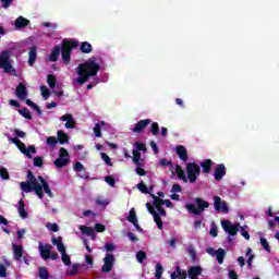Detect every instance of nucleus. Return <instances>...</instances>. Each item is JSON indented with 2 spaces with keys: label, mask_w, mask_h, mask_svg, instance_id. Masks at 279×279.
<instances>
[{
  "label": "nucleus",
  "mask_w": 279,
  "mask_h": 279,
  "mask_svg": "<svg viewBox=\"0 0 279 279\" xmlns=\"http://www.w3.org/2000/svg\"><path fill=\"white\" fill-rule=\"evenodd\" d=\"M22 191L24 193H32V191H35V194L39 199H43L45 197V194L48 195V197L53 198V192H51V187H49V183H47V180H45L43 177H34L32 172H28V181L21 182L20 183Z\"/></svg>",
  "instance_id": "1"
},
{
  "label": "nucleus",
  "mask_w": 279,
  "mask_h": 279,
  "mask_svg": "<svg viewBox=\"0 0 279 279\" xmlns=\"http://www.w3.org/2000/svg\"><path fill=\"white\" fill-rule=\"evenodd\" d=\"M100 65L95 59H88L84 63L78 64L76 68V74L78 77L72 80L73 86L86 84L90 77H95L99 73Z\"/></svg>",
  "instance_id": "2"
},
{
  "label": "nucleus",
  "mask_w": 279,
  "mask_h": 279,
  "mask_svg": "<svg viewBox=\"0 0 279 279\" xmlns=\"http://www.w3.org/2000/svg\"><path fill=\"white\" fill-rule=\"evenodd\" d=\"M154 198V206L150 203L146 204L148 213L153 215L155 223H157V228L162 230V219L160 217H167V211L162 208V206H167V208H173V203L169 199H162L157 196H153Z\"/></svg>",
  "instance_id": "3"
},
{
  "label": "nucleus",
  "mask_w": 279,
  "mask_h": 279,
  "mask_svg": "<svg viewBox=\"0 0 279 279\" xmlns=\"http://www.w3.org/2000/svg\"><path fill=\"white\" fill-rule=\"evenodd\" d=\"M160 167H168L169 171L172 172V175H178L179 180H182V182H187L186 179V173L184 172V170L182 169V167L178 166V165H173L171 163V161L162 158L159 161Z\"/></svg>",
  "instance_id": "4"
},
{
  "label": "nucleus",
  "mask_w": 279,
  "mask_h": 279,
  "mask_svg": "<svg viewBox=\"0 0 279 279\" xmlns=\"http://www.w3.org/2000/svg\"><path fill=\"white\" fill-rule=\"evenodd\" d=\"M196 204V205H195ZM195 204H187L185 206L186 210H189L192 215H202L210 204L202 198H196Z\"/></svg>",
  "instance_id": "5"
},
{
  "label": "nucleus",
  "mask_w": 279,
  "mask_h": 279,
  "mask_svg": "<svg viewBox=\"0 0 279 279\" xmlns=\"http://www.w3.org/2000/svg\"><path fill=\"white\" fill-rule=\"evenodd\" d=\"M0 69H3L4 73H13L16 77V70L12 66V59H10V51H3L0 54Z\"/></svg>",
  "instance_id": "6"
},
{
  "label": "nucleus",
  "mask_w": 279,
  "mask_h": 279,
  "mask_svg": "<svg viewBox=\"0 0 279 279\" xmlns=\"http://www.w3.org/2000/svg\"><path fill=\"white\" fill-rule=\"evenodd\" d=\"M38 245L39 254L44 260H49V258L52 260H58V258H60V255H58L56 252H52L53 246L50 244H43V242H39Z\"/></svg>",
  "instance_id": "7"
},
{
  "label": "nucleus",
  "mask_w": 279,
  "mask_h": 279,
  "mask_svg": "<svg viewBox=\"0 0 279 279\" xmlns=\"http://www.w3.org/2000/svg\"><path fill=\"white\" fill-rule=\"evenodd\" d=\"M10 143H13V145H16V147L20 149L24 156L28 157L32 159V154H36V147L34 145H31L28 147L25 146V143L21 142V140L16 137H11L9 138Z\"/></svg>",
  "instance_id": "8"
},
{
  "label": "nucleus",
  "mask_w": 279,
  "mask_h": 279,
  "mask_svg": "<svg viewBox=\"0 0 279 279\" xmlns=\"http://www.w3.org/2000/svg\"><path fill=\"white\" fill-rule=\"evenodd\" d=\"M186 180L191 182V184L195 183L197 181V177L199 173H202V168H199V165L195 162L186 163Z\"/></svg>",
  "instance_id": "9"
},
{
  "label": "nucleus",
  "mask_w": 279,
  "mask_h": 279,
  "mask_svg": "<svg viewBox=\"0 0 279 279\" xmlns=\"http://www.w3.org/2000/svg\"><path fill=\"white\" fill-rule=\"evenodd\" d=\"M77 47V43L75 41H64L61 50V58L64 64H69L71 62V51Z\"/></svg>",
  "instance_id": "10"
},
{
  "label": "nucleus",
  "mask_w": 279,
  "mask_h": 279,
  "mask_svg": "<svg viewBox=\"0 0 279 279\" xmlns=\"http://www.w3.org/2000/svg\"><path fill=\"white\" fill-rule=\"evenodd\" d=\"M221 227L223 228L225 232L230 234V236H235L236 232L242 229L241 225L236 223L233 225L232 222L228 220H222L221 221ZM244 231L247 230V226H244Z\"/></svg>",
  "instance_id": "11"
},
{
  "label": "nucleus",
  "mask_w": 279,
  "mask_h": 279,
  "mask_svg": "<svg viewBox=\"0 0 279 279\" xmlns=\"http://www.w3.org/2000/svg\"><path fill=\"white\" fill-rule=\"evenodd\" d=\"M69 162V150H66L64 147H61L59 150V158L54 160V166L59 169H62V167H66Z\"/></svg>",
  "instance_id": "12"
},
{
  "label": "nucleus",
  "mask_w": 279,
  "mask_h": 279,
  "mask_svg": "<svg viewBox=\"0 0 279 279\" xmlns=\"http://www.w3.org/2000/svg\"><path fill=\"white\" fill-rule=\"evenodd\" d=\"M214 208L217 213H223L225 215H227V213H230L228 203L226 201H222L219 196H214Z\"/></svg>",
  "instance_id": "13"
},
{
  "label": "nucleus",
  "mask_w": 279,
  "mask_h": 279,
  "mask_svg": "<svg viewBox=\"0 0 279 279\" xmlns=\"http://www.w3.org/2000/svg\"><path fill=\"white\" fill-rule=\"evenodd\" d=\"M102 271L104 274H110L114 267V255L107 254L102 259Z\"/></svg>",
  "instance_id": "14"
},
{
  "label": "nucleus",
  "mask_w": 279,
  "mask_h": 279,
  "mask_svg": "<svg viewBox=\"0 0 279 279\" xmlns=\"http://www.w3.org/2000/svg\"><path fill=\"white\" fill-rule=\"evenodd\" d=\"M60 121H62L64 124V128L66 130H73L75 128V118L71 113H65L60 118Z\"/></svg>",
  "instance_id": "15"
},
{
  "label": "nucleus",
  "mask_w": 279,
  "mask_h": 279,
  "mask_svg": "<svg viewBox=\"0 0 279 279\" xmlns=\"http://www.w3.org/2000/svg\"><path fill=\"white\" fill-rule=\"evenodd\" d=\"M202 271H204L202 266H191L187 269L186 275L189 276L190 279H196L197 276H202Z\"/></svg>",
  "instance_id": "16"
},
{
  "label": "nucleus",
  "mask_w": 279,
  "mask_h": 279,
  "mask_svg": "<svg viewBox=\"0 0 279 279\" xmlns=\"http://www.w3.org/2000/svg\"><path fill=\"white\" fill-rule=\"evenodd\" d=\"M15 95L17 99H22V101L27 99V87L24 84H19L15 89Z\"/></svg>",
  "instance_id": "17"
},
{
  "label": "nucleus",
  "mask_w": 279,
  "mask_h": 279,
  "mask_svg": "<svg viewBox=\"0 0 279 279\" xmlns=\"http://www.w3.org/2000/svg\"><path fill=\"white\" fill-rule=\"evenodd\" d=\"M52 245H56L58 252L61 254L63 252H66V246H64V242H62V236H52L51 239Z\"/></svg>",
  "instance_id": "18"
},
{
  "label": "nucleus",
  "mask_w": 279,
  "mask_h": 279,
  "mask_svg": "<svg viewBox=\"0 0 279 279\" xmlns=\"http://www.w3.org/2000/svg\"><path fill=\"white\" fill-rule=\"evenodd\" d=\"M60 51H62V48L60 46H56L47 57V60H49V62H58V58H60Z\"/></svg>",
  "instance_id": "19"
},
{
  "label": "nucleus",
  "mask_w": 279,
  "mask_h": 279,
  "mask_svg": "<svg viewBox=\"0 0 279 279\" xmlns=\"http://www.w3.org/2000/svg\"><path fill=\"white\" fill-rule=\"evenodd\" d=\"M128 221H130V223H133L136 230H141V226H138V219L136 218V210L134 208L130 210Z\"/></svg>",
  "instance_id": "20"
},
{
  "label": "nucleus",
  "mask_w": 279,
  "mask_h": 279,
  "mask_svg": "<svg viewBox=\"0 0 279 279\" xmlns=\"http://www.w3.org/2000/svg\"><path fill=\"white\" fill-rule=\"evenodd\" d=\"M15 29H23L25 27H27V25H29V20L23 17V16H19L16 20H15Z\"/></svg>",
  "instance_id": "21"
},
{
  "label": "nucleus",
  "mask_w": 279,
  "mask_h": 279,
  "mask_svg": "<svg viewBox=\"0 0 279 279\" xmlns=\"http://www.w3.org/2000/svg\"><path fill=\"white\" fill-rule=\"evenodd\" d=\"M151 123V120L146 119V120H141L135 124V128L133 129V132H143Z\"/></svg>",
  "instance_id": "22"
},
{
  "label": "nucleus",
  "mask_w": 279,
  "mask_h": 279,
  "mask_svg": "<svg viewBox=\"0 0 279 279\" xmlns=\"http://www.w3.org/2000/svg\"><path fill=\"white\" fill-rule=\"evenodd\" d=\"M177 154L180 160H183V162H186V160H189V153L186 151V148L184 146H178Z\"/></svg>",
  "instance_id": "23"
},
{
  "label": "nucleus",
  "mask_w": 279,
  "mask_h": 279,
  "mask_svg": "<svg viewBox=\"0 0 279 279\" xmlns=\"http://www.w3.org/2000/svg\"><path fill=\"white\" fill-rule=\"evenodd\" d=\"M186 270H182L180 267H177V270L170 275L171 279H186Z\"/></svg>",
  "instance_id": "24"
},
{
  "label": "nucleus",
  "mask_w": 279,
  "mask_h": 279,
  "mask_svg": "<svg viewBox=\"0 0 279 279\" xmlns=\"http://www.w3.org/2000/svg\"><path fill=\"white\" fill-rule=\"evenodd\" d=\"M13 255L15 260H21L23 258V246L17 244H12Z\"/></svg>",
  "instance_id": "25"
},
{
  "label": "nucleus",
  "mask_w": 279,
  "mask_h": 279,
  "mask_svg": "<svg viewBox=\"0 0 279 279\" xmlns=\"http://www.w3.org/2000/svg\"><path fill=\"white\" fill-rule=\"evenodd\" d=\"M214 175L216 180H221L226 175V166L223 165L217 166Z\"/></svg>",
  "instance_id": "26"
},
{
  "label": "nucleus",
  "mask_w": 279,
  "mask_h": 279,
  "mask_svg": "<svg viewBox=\"0 0 279 279\" xmlns=\"http://www.w3.org/2000/svg\"><path fill=\"white\" fill-rule=\"evenodd\" d=\"M17 211L22 219H27V210H25V202H23V199H20L19 202Z\"/></svg>",
  "instance_id": "27"
},
{
  "label": "nucleus",
  "mask_w": 279,
  "mask_h": 279,
  "mask_svg": "<svg viewBox=\"0 0 279 279\" xmlns=\"http://www.w3.org/2000/svg\"><path fill=\"white\" fill-rule=\"evenodd\" d=\"M36 57H37L36 46H33L29 50V53H28V64H29V66H34V62H36Z\"/></svg>",
  "instance_id": "28"
},
{
  "label": "nucleus",
  "mask_w": 279,
  "mask_h": 279,
  "mask_svg": "<svg viewBox=\"0 0 279 279\" xmlns=\"http://www.w3.org/2000/svg\"><path fill=\"white\" fill-rule=\"evenodd\" d=\"M106 125V122L101 121L99 123H96L94 126V134L96 138H101V128Z\"/></svg>",
  "instance_id": "29"
},
{
  "label": "nucleus",
  "mask_w": 279,
  "mask_h": 279,
  "mask_svg": "<svg viewBox=\"0 0 279 279\" xmlns=\"http://www.w3.org/2000/svg\"><path fill=\"white\" fill-rule=\"evenodd\" d=\"M12 265L10 262L5 260L4 264H0V278H5L8 276V267Z\"/></svg>",
  "instance_id": "30"
},
{
  "label": "nucleus",
  "mask_w": 279,
  "mask_h": 279,
  "mask_svg": "<svg viewBox=\"0 0 279 279\" xmlns=\"http://www.w3.org/2000/svg\"><path fill=\"white\" fill-rule=\"evenodd\" d=\"M57 136L61 145H64V143H69V135L64 133V131H58Z\"/></svg>",
  "instance_id": "31"
},
{
  "label": "nucleus",
  "mask_w": 279,
  "mask_h": 279,
  "mask_svg": "<svg viewBox=\"0 0 279 279\" xmlns=\"http://www.w3.org/2000/svg\"><path fill=\"white\" fill-rule=\"evenodd\" d=\"M80 230L83 234H87L88 236L95 235V229H93V227L80 226Z\"/></svg>",
  "instance_id": "32"
},
{
  "label": "nucleus",
  "mask_w": 279,
  "mask_h": 279,
  "mask_svg": "<svg viewBox=\"0 0 279 279\" xmlns=\"http://www.w3.org/2000/svg\"><path fill=\"white\" fill-rule=\"evenodd\" d=\"M215 256H216L219 265H221L223 263V258H226V251L223 248H219L218 251H216Z\"/></svg>",
  "instance_id": "33"
},
{
  "label": "nucleus",
  "mask_w": 279,
  "mask_h": 279,
  "mask_svg": "<svg viewBox=\"0 0 279 279\" xmlns=\"http://www.w3.org/2000/svg\"><path fill=\"white\" fill-rule=\"evenodd\" d=\"M213 166V160L206 159L201 163V167L203 168L204 173H208L210 171V167Z\"/></svg>",
  "instance_id": "34"
},
{
  "label": "nucleus",
  "mask_w": 279,
  "mask_h": 279,
  "mask_svg": "<svg viewBox=\"0 0 279 279\" xmlns=\"http://www.w3.org/2000/svg\"><path fill=\"white\" fill-rule=\"evenodd\" d=\"M163 272H165V268H162V265L157 264L155 266V277H156V279L162 278Z\"/></svg>",
  "instance_id": "35"
},
{
  "label": "nucleus",
  "mask_w": 279,
  "mask_h": 279,
  "mask_svg": "<svg viewBox=\"0 0 279 279\" xmlns=\"http://www.w3.org/2000/svg\"><path fill=\"white\" fill-rule=\"evenodd\" d=\"M83 53H90L93 51V46L89 43H83L81 46Z\"/></svg>",
  "instance_id": "36"
},
{
  "label": "nucleus",
  "mask_w": 279,
  "mask_h": 279,
  "mask_svg": "<svg viewBox=\"0 0 279 279\" xmlns=\"http://www.w3.org/2000/svg\"><path fill=\"white\" fill-rule=\"evenodd\" d=\"M134 147L135 149L133 151H147V147L145 146V144L141 143V142H135L134 143Z\"/></svg>",
  "instance_id": "37"
},
{
  "label": "nucleus",
  "mask_w": 279,
  "mask_h": 279,
  "mask_svg": "<svg viewBox=\"0 0 279 279\" xmlns=\"http://www.w3.org/2000/svg\"><path fill=\"white\" fill-rule=\"evenodd\" d=\"M133 162L137 167H141V153L138 150H133Z\"/></svg>",
  "instance_id": "38"
},
{
  "label": "nucleus",
  "mask_w": 279,
  "mask_h": 279,
  "mask_svg": "<svg viewBox=\"0 0 279 279\" xmlns=\"http://www.w3.org/2000/svg\"><path fill=\"white\" fill-rule=\"evenodd\" d=\"M26 106H29L31 108H33V110H36L38 114H43L40 107H38V105L34 104L32 100L27 99Z\"/></svg>",
  "instance_id": "39"
},
{
  "label": "nucleus",
  "mask_w": 279,
  "mask_h": 279,
  "mask_svg": "<svg viewBox=\"0 0 279 279\" xmlns=\"http://www.w3.org/2000/svg\"><path fill=\"white\" fill-rule=\"evenodd\" d=\"M56 82H57L56 76L49 74L48 77H47L48 86L50 88H56Z\"/></svg>",
  "instance_id": "40"
},
{
  "label": "nucleus",
  "mask_w": 279,
  "mask_h": 279,
  "mask_svg": "<svg viewBox=\"0 0 279 279\" xmlns=\"http://www.w3.org/2000/svg\"><path fill=\"white\" fill-rule=\"evenodd\" d=\"M138 191H141V193H151V187H147V185H145V183L141 182L137 185Z\"/></svg>",
  "instance_id": "41"
},
{
  "label": "nucleus",
  "mask_w": 279,
  "mask_h": 279,
  "mask_svg": "<svg viewBox=\"0 0 279 279\" xmlns=\"http://www.w3.org/2000/svg\"><path fill=\"white\" fill-rule=\"evenodd\" d=\"M40 92L44 99H49V95H51V92H49V88H47V86H40Z\"/></svg>",
  "instance_id": "42"
},
{
  "label": "nucleus",
  "mask_w": 279,
  "mask_h": 279,
  "mask_svg": "<svg viewBox=\"0 0 279 279\" xmlns=\"http://www.w3.org/2000/svg\"><path fill=\"white\" fill-rule=\"evenodd\" d=\"M145 258H147V253H145V251H138L136 253V260L140 263H143V260H145Z\"/></svg>",
  "instance_id": "43"
},
{
  "label": "nucleus",
  "mask_w": 279,
  "mask_h": 279,
  "mask_svg": "<svg viewBox=\"0 0 279 279\" xmlns=\"http://www.w3.org/2000/svg\"><path fill=\"white\" fill-rule=\"evenodd\" d=\"M39 278L49 279V271H47V268L45 267L39 268Z\"/></svg>",
  "instance_id": "44"
},
{
  "label": "nucleus",
  "mask_w": 279,
  "mask_h": 279,
  "mask_svg": "<svg viewBox=\"0 0 279 279\" xmlns=\"http://www.w3.org/2000/svg\"><path fill=\"white\" fill-rule=\"evenodd\" d=\"M60 254H61L62 263H64L65 265H71V256L66 254V251Z\"/></svg>",
  "instance_id": "45"
},
{
  "label": "nucleus",
  "mask_w": 279,
  "mask_h": 279,
  "mask_svg": "<svg viewBox=\"0 0 279 279\" xmlns=\"http://www.w3.org/2000/svg\"><path fill=\"white\" fill-rule=\"evenodd\" d=\"M260 245L266 250V252H271V247L269 246V242H267V239L260 238Z\"/></svg>",
  "instance_id": "46"
},
{
  "label": "nucleus",
  "mask_w": 279,
  "mask_h": 279,
  "mask_svg": "<svg viewBox=\"0 0 279 279\" xmlns=\"http://www.w3.org/2000/svg\"><path fill=\"white\" fill-rule=\"evenodd\" d=\"M46 228L51 232H58L60 230V227L58 226V223H51V222H48L46 225Z\"/></svg>",
  "instance_id": "47"
},
{
  "label": "nucleus",
  "mask_w": 279,
  "mask_h": 279,
  "mask_svg": "<svg viewBox=\"0 0 279 279\" xmlns=\"http://www.w3.org/2000/svg\"><path fill=\"white\" fill-rule=\"evenodd\" d=\"M0 178H2V180H10V173L8 172V169L0 168Z\"/></svg>",
  "instance_id": "48"
},
{
  "label": "nucleus",
  "mask_w": 279,
  "mask_h": 279,
  "mask_svg": "<svg viewBox=\"0 0 279 279\" xmlns=\"http://www.w3.org/2000/svg\"><path fill=\"white\" fill-rule=\"evenodd\" d=\"M104 162L108 165V167H112V160L110 159V156H108L106 153L100 154Z\"/></svg>",
  "instance_id": "49"
},
{
  "label": "nucleus",
  "mask_w": 279,
  "mask_h": 279,
  "mask_svg": "<svg viewBox=\"0 0 279 279\" xmlns=\"http://www.w3.org/2000/svg\"><path fill=\"white\" fill-rule=\"evenodd\" d=\"M246 256L248 258L247 265H248V267H252V262L254 260V254H252V248H247Z\"/></svg>",
  "instance_id": "50"
},
{
  "label": "nucleus",
  "mask_w": 279,
  "mask_h": 279,
  "mask_svg": "<svg viewBox=\"0 0 279 279\" xmlns=\"http://www.w3.org/2000/svg\"><path fill=\"white\" fill-rule=\"evenodd\" d=\"M47 145H49L50 147H56V145H58V138L49 136L47 138Z\"/></svg>",
  "instance_id": "51"
},
{
  "label": "nucleus",
  "mask_w": 279,
  "mask_h": 279,
  "mask_svg": "<svg viewBox=\"0 0 279 279\" xmlns=\"http://www.w3.org/2000/svg\"><path fill=\"white\" fill-rule=\"evenodd\" d=\"M20 114H22V117H24V119L32 120V112H29L28 109L20 110Z\"/></svg>",
  "instance_id": "52"
},
{
  "label": "nucleus",
  "mask_w": 279,
  "mask_h": 279,
  "mask_svg": "<svg viewBox=\"0 0 279 279\" xmlns=\"http://www.w3.org/2000/svg\"><path fill=\"white\" fill-rule=\"evenodd\" d=\"M78 270H80V266L73 265L71 268H69L68 275L75 276V274H77Z\"/></svg>",
  "instance_id": "53"
},
{
  "label": "nucleus",
  "mask_w": 279,
  "mask_h": 279,
  "mask_svg": "<svg viewBox=\"0 0 279 279\" xmlns=\"http://www.w3.org/2000/svg\"><path fill=\"white\" fill-rule=\"evenodd\" d=\"M160 132V128H158V123L154 122L151 125V134L154 136H158V133Z\"/></svg>",
  "instance_id": "54"
},
{
  "label": "nucleus",
  "mask_w": 279,
  "mask_h": 279,
  "mask_svg": "<svg viewBox=\"0 0 279 279\" xmlns=\"http://www.w3.org/2000/svg\"><path fill=\"white\" fill-rule=\"evenodd\" d=\"M94 230H96V232H106V226L101 223H96Z\"/></svg>",
  "instance_id": "55"
},
{
  "label": "nucleus",
  "mask_w": 279,
  "mask_h": 279,
  "mask_svg": "<svg viewBox=\"0 0 279 279\" xmlns=\"http://www.w3.org/2000/svg\"><path fill=\"white\" fill-rule=\"evenodd\" d=\"M105 250H106V252H114V250H117V246H114V244H112V243H107L105 245Z\"/></svg>",
  "instance_id": "56"
},
{
  "label": "nucleus",
  "mask_w": 279,
  "mask_h": 279,
  "mask_svg": "<svg viewBox=\"0 0 279 279\" xmlns=\"http://www.w3.org/2000/svg\"><path fill=\"white\" fill-rule=\"evenodd\" d=\"M34 166L35 167H43V157H35L34 158Z\"/></svg>",
  "instance_id": "57"
},
{
  "label": "nucleus",
  "mask_w": 279,
  "mask_h": 279,
  "mask_svg": "<svg viewBox=\"0 0 279 279\" xmlns=\"http://www.w3.org/2000/svg\"><path fill=\"white\" fill-rule=\"evenodd\" d=\"M171 193H182V186L180 184H173Z\"/></svg>",
  "instance_id": "58"
},
{
  "label": "nucleus",
  "mask_w": 279,
  "mask_h": 279,
  "mask_svg": "<svg viewBox=\"0 0 279 279\" xmlns=\"http://www.w3.org/2000/svg\"><path fill=\"white\" fill-rule=\"evenodd\" d=\"M74 171H84V165H82V162L77 161L75 165H74Z\"/></svg>",
  "instance_id": "59"
},
{
  "label": "nucleus",
  "mask_w": 279,
  "mask_h": 279,
  "mask_svg": "<svg viewBox=\"0 0 279 279\" xmlns=\"http://www.w3.org/2000/svg\"><path fill=\"white\" fill-rule=\"evenodd\" d=\"M14 133H15V136H17L19 138H25V136H26L25 132H23L19 129H15Z\"/></svg>",
  "instance_id": "60"
},
{
  "label": "nucleus",
  "mask_w": 279,
  "mask_h": 279,
  "mask_svg": "<svg viewBox=\"0 0 279 279\" xmlns=\"http://www.w3.org/2000/svg\"><path fill=\"white\" fill-rule=\"evenodd\" d=\"M241 234L246 241H250V232L245 231V227L241 228Z\"/></svg>",
  "instance_id": "61"
},
{
  "label": "nucleus",
  "mask_w": 279,
  "mask_h": 279,
  "mask_svg": "<svg viewBox=\"0 0 279 279\" xmlns=\"http://www.w3.org/2000/svg\"><path fill=\"white\" fill-rule=\"evenodd\" d=\"M106 182L109 184V186H114V178L112 177H106Z\"/></svg>",
  "instance_id": "62"
},
{
  "label": "nucleus",
  "mask_w": 279,
  "mask_h": 279,
  "mask_svg": "<svg viewBox=\"0 0 279 279\" xmlns=\"http://www.w3.org/2000/svg\"><path fill=\"white\" fill-rule=\"evenodd\" d=\"M229 279H239V276L234 270L229 271Z\"/></svg>",
  "instance_id": "63"
},
{
  "label": "nucleus",
  "mask_w": 279,
  "mask_h": 279,
  "mask_svg": "<svg viewBox=\"0 0 279 279\" xmlns=\"http://www.w3.org/2000/svg\"><path fill=\"white\" fill-rule=\"evenodd\" d=\"M209 234L210 236H217V227H211L209 230Z\"/></svg>",
  "instance_id": "64"
}]
</instances>
